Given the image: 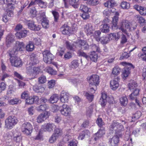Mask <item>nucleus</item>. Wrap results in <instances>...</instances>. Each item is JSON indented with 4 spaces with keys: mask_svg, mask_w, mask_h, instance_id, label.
<instances>
[{
    "mask_svg": "<svg viewBox=\"0 0 146 146\" xmlns=\"http://www.w3.org/2000/svg\"><path fill=\"white\" fill-rule=\"evenodd\" d=\"M95 29L92 25L91 23H87L84 27V31L88 36L92 35Z\"/></svg>",
    "mask_w": 146,
    "mask_h": 146,
    "instance_id": "obj_11",
    "label": "nucleus"
},
{
    "mask_svg": "<svg viewBox=\"0 0 146 146\" xmlns=\"http://www.w3.org/2000/svg\"><path fill=\"white\" fill-rule=\"evenodd\" d=\"M48 108L46 104H42L36 107V110L38 111L41 112L45 111Z\"/></svg>",
    "mask_w": 146,
    "mask_h": 146,
    "instance_id": "obj_32",
    "label": "nucleus"
},
{
    "mask_svg": "<svg viewBox=\"0 0 146 146\" xmlns=\"http://www.w3.org/2000/svg\"><path fill=\"white\" fill-rule=\"evenodd\" d=\"M34 46L32 42L30 41L26 46V50L28 51H32L34 49Z\"/></svg>",
    "mask_w": 146,
    "mask_h": 146,
    "instance_id": "obj_45",
    "label": "nucleus"
},
{
    "mask_svg": "<svg viewBox=\"0 0 146 146\" xmlns=\"http://www.w3.org/2000/svg\"><path fill=\"white\" fill-rule=\"evenodd\" d=\"M29 96V94L27 91H25L23 92L21 94V98L23 99H26Z\"/></svg>",
    "mask_w": 146,
    "mask_h": 146,
    "instance_id": "obj_56",
    "label": "nucleus"
},
{
    "mask_svg": "<svg viewBox=\"0 0 146 146\" xmlns=\"http://www.w3.org/2000/svg\"><path fill=\"white\" fill-rule=\"evenodd\" d=\"M62 130L60 129L56 128L55 129L54 133L49 139V141L52 143L55 141L62 134Z\"/></svg>",
    "mask_w": 146,
    "mask_h": 146,
    "instance_id": "obj_6",
    "label": "nucleus"
},
{
    "mask_svg": "<svg viewBox=\"0 0 146 146\" xmlns=\"http://www.w3.org/2000/svg\"><path fill=\"white\" fill-rule=\"evenodd\" d=\"M110 40L109 36L108 35V36H104L101 37L100 41L102 44H106L108 43Z\"/></svg>",
    "mask_w": 146,
    "mask_h": 146,
    "instance_id": "obj_39",
    "label": "nucleus"
},
{
    "mask_svg": "<svg viewBox=\"0 0 146 146\" xmlns=\"http://www.w3.org/2000/svg\"><path fill=\"white\" fill-rule=\"evenodd\" d=\"M56 127L55 125L53 123H48L44 125V130L45 131L50 132Z\"/></svg>",
    "mask_w": 146,
    "mask_h": 146,
    "instance_id": "obj_23",
    "label": "nucleus"
},
{
    "mask_svg": "<svg viewBox=\"0 0 146 146\" xmlns=\"http://www.w3.org/2000/svg\"><path fill=\"white\" fill-rule=\"evenodd\" d=\"M119 139L117 136H113L109 139V143L110 146H116L119 143Z\"/></svg>",
    "mask_w": 146,
    "mask_h": 146,
    "instance_id": "obj_20",
    "label": "nucleus"
},
{
    "mask_svg": "<svg viewBox=\"0 0 146 146\" xmlns=\"http://www.w3.org/2000/svg\"><path fill=\"white\" fill-rule=\"evenodd\" d=\"M85 96H86L87 98L90 101H92L93 98L94 96L92 94H90L88 93H86Z\"/></svg>",
    "mask_w": 146,
    "mask_h": 146,
    "instance_id": "obj_63",
    "label": "nucleus"
},
{
    "mask_svg": "<svg viewBox=\"0 0 146 146\" xmlns=\"http://www.w3.org/2000/svg\"><path fill=\"white\" fill-rule=\"evenodd\" d=\"M47 80L46 76L42 75L38 78V81L40 84H43L46 82Z\"/></svg>",
    "mask_w": 146,
    "mask_h": 146,
    "instance_id": "obj_44",
    "label": "nucleus"
},
{
    "mask_svg": "<svg viewBox=\"0 0 146 146\" xmlns=\"http://www.w3.org/2000/svg\"><path fill=\"white\" fill-rule=\"evenodd\" d=\"M27 31L26 30L21 31L20 32H17L16 33V36L19 38H21L26 36Z\"/></svg>",
    "mask_w": 146,
    "mask_h": 146,
    "instance_id": "obj_30",
    "label": "nucleus"
},
{
    "mask_svg": "<svg viewBox=\"0 0 146 146\" xmlns=\"http://www.w3.org/2000/svg\"><path fill=\"white\" fill-rule=\"evenodd\" d=\"M120 102L122 106H126L128 103V100L126 97L123 96L120 99Z\"/></svg>",
    "mask_w": 146,
    "mask_h": 146,
    "instance_id": "obj_43",
    "label": "nucleus"
},
{
    "mask_svg": "<svg viewBox=\"0 0 146 146\" xmlns=\"http://www.w3.org/2000/svg\"><path fill=\"white\" fill-rule=\"evenodd\" d=\"M119 80V78L117 77L116 78H115L110 81V87L112 90H115L118 88L119 86L118 81Z\"/></svg>",
    "mask_w": 146,
    "mask_h": 146,
    "instance_id": "obj_15",
    "label": "nucleus"
},
{
    "mask_svg": "<svg viewBox=\"0 0 146 146\" xmlns=\"http://www.w3.org/2000/svg\"><path fill=\"white\" fill-rule=\"evenodd\" d=\"M62 34L64 35H69L71 32V28L67 24H64L60 28Z\"/></svg>",
    "mask_w": 146,
    "mask_h": 146,
    "instance_id": "obj_16",
    "label": "nucleus"
},
{
    "mask_svg": "<svg viewBox=\"0 0 146 146\" xmlns=\"http://www.w3.org/2000/svg\"><path fill=\"white\" fill-rule=\"evenodd\" d=\"M116 5V3L115 1H110L108 0L105 3H104V5L106 7H107L108 8L112 9L110 10V11L111 12H113L115 9L113 7Z\"/></svg>",
    "mask_w": 146,
    "mask_h": 146,
    "instance_id": "obj_18",
    "label": "nucleus"
},
{
    "mask_svg": "<svg viewBox=\"0 0 146 146\" xmlns=\"http://www.w3.org/2000/svg\"><path fill=\"white\" fill-rule=\"evenodd\" d=\"M43 60L46 63L50 64L54 58V56L48 50H45L42 52Z\"/></svg>",
    "mask_w": 146,
    "mask_h": 146,
    "instance_id": "obj_4",
    "label": "nucleus"
},
{
    "mask_svg": "<svg viewBox=\"0 0 146 146\" xmlns=\"http://www.w3.org/2000/svg\"><path fill=\"white\" fill-rule=\"evenodd\" d=\"M132 28H133V29H135L129 21L123 20L121 23L119 29L121 30L122 32L126 33L127 31H131Z\"/></svg>",
    "mask_w": 146,
    "mask_h": 146,
    "instance_id": "obj_2",
    "label": "nucleus"
},
{
    "mask_svg": "<svg viewBox=\"0 0 146 146\" xmlns=\"http://www.w3.org/2000/svg\"><path fill=\"white\" fill-rule=\"evenodd\" d=\"M68 94L66 92L62 93L60 96V100L63 103L67 102L68 99Z\"/></svg>",
    "mask_w": 146,
    "mask_h": 146,
    "instance_id": "obj_26",
    "label": "nucleus"
},
{
    "mask_svg": "<svg viewBox=\"0 0 146 146\" xmlns=\"http://www.w3.org/2000/svg\"><path fill=\"white\" fill-rule=\"evenodd\" d=\"M46 71L51 75H55L56 73V71L54 70L52 68L50 67H48L47 68Z\"/></svg>",
    "mask_w": 146,
    "mask_h": 146,
    "instance_id": "obj_62",
    "label": "nucleus"
},
{
    "mask_svg": "<svg viewBox=\"0 0 146 146\" xmlns=\"http://www.w3.org/2000/svg\"><path fill=\"white\" fill-rule=\"evenodd\" d=\"M79 49L83 48L84 50L88 49L89 46L87 43L84 40H80L78 42V48Z\"/></svg>",
    "mask_w": 146,
    "mask_h": 146,
    "instance_id": "obj_21",
    "label": "nucleus"
},
{
    "mask_svg": "<svg viewBox=\"0 0 146 146\" xmlns=\"http://www.w3.org/2000/svg\"><path fill=\"white\" fill-rule=\"evenodd\" d=\"M18 52L17 49L14 47L13 49H10L8 51V53L10 58H13L15 56H17L16 55L18 54Z\"/></svg>",
    "mask_w": 146,
    "mask_h": 146,
    "instance_id": "obj_29",
    "label": "nucleus"
},
{
    "mask_svg": "<svg viewBox=\"0 0 146 146\" xmlns=\"http://www.w3.org/2000/svg\"><path fill=\"white\" fill-rule=\"evenodd\" d=\"M89 132V131L87 130H85L83 131L78 136V139L81 140H82L86 135H88Z\"/></svg>",
    "mask_w": 146,
    "mask_h": 146,
    "instance_id": "obj_42",
    "label": "nucleus"
},
{
    "mask_svg": "<svg viewBox=\"0 0 146 146\" xmlns=\"http://www.w3.org/2000/svg\"><path fill=\"white\" fill-rule=\"evenodd\" d=\"M123 126L116 121H113L110 126V130L116 133L120 131L123 129Z\"/></svg>",
    "mask_w": 146,
    "mask_h": 146,
    "instance_id": "obj_7",
    "label": "nucleus"
},
{
    "mask_svg": "<svg viewBox=\"0 0 146 146\" xmlns=\"http://www.w3.org/2000/svg\"><path fill=\"white\" fill-rule=\"evenodd\" d=\"M78 60H73L71 63V66L72 68H76L79 66V63Z\"/></svg>",
    "mask_w": 146,
    "mask_h": 146,
    "instance_id": "obj_53",
    "label": "nucleus"
},
{
    "mask_svg": "<svg viewBox=\"0 0 146 146\" xmlns=\"http://www.w3.org/2000/svg\"><path fill=\"white\" fill-rule=\"evenodd\" d=\"M55 84V81L53 80H51L48 82V86L49 88H52L54 86Z\"/></svg>",
    "mask_w": 146,
    "mask_h": 146,
    "instance_id": "obj_59",
    "label": "nucleus"
},
{
    "mask_svg": "<svg viewBox=\"0 0 146 146\" xmlns=\"http://www.w3.org/2000/svg\"><path fill=\"white\" fill-rule=\"evenodd\" d=\"M49 113L47 111H45L44 113L39 115L37 118V121L38 123H40L44 121L48 118Z\"/></svg>",
    "mask_w": 146,
    "mask_h": 146,
    "instance_id": "obj_14",
    "label": "nucleus"
},
{
    "mask_svg": "<svg viewBox=\"0 0 146 146\" xmlns=\"http://www.w3.org/2000/svg\"><path fill=\"white\" fill-rule=\"evenodd\" d=\"M33 43L34 44L39 45L41 44V41L40 39L38 37L34 38L33 40Z\"/></svg>",
    "mask_w": 146,
    "mask_h": 146,
    "instance_id": "obj_61",
    "label": "nucleus"
},
{
    "mask_svg": "<svg viewBox=\"0 0 146 146\" xmlns=\"http://www.w3.org/2000/svg\"><path fill=\"white\" fill-rule=\"evenodd\" d=\"M123 63H124L125 65L123 70V75L124 77H126L128 76L130 74V70L131 68L133 69L134 68V67L130 63H126V62H124Z\"/></svg>",
    "mask_w": 146,
    "mask_h": 146,
    "instance_id": "obj_8",
    "label": "nucleus"
},
{
    "mask_svg": "<svg viewBox=\"0 0 146 146\" xmlns=\"http://www.w3.org/2000/svg\"><path fill=\"white\" fill-rule=\"evenodd\" d=\"M33 127L29 123H25L21 126V131L23 133L27 136H30L32 132Z\"/></svg>",
    "mask_w": 146,
    "mask_h": 146,
    "instance_id": "obj_5",
    "label": "nucleus"
},
{
    "mask_svg": "<svg viewBox=\"0 0 146 146\" xmlns=\"http://www.w3.org/2000/svg\"><path fill=\"white\" fill-rule=\"evenodd\" d=\"M34 64L30 62L29 64H27L26 66V72L30 76H31L32 73V65Z\"/></svg>",
    "mask_w": 146,
    "mask_h": 146,
    "instance_id": "obj_37",
    "label": "nucleus"
},
{
    "mask_svg": "<svg viewBox=\"0 0 146 146\" xmlns=\"http://www.w3.org/2000/svg\"><path fill=\"white\" fill-rule=\"evenodd\" d=\"M107 96L105 94H102L100 99L99 103L102 106H104L107 102Z\"/></svg>",
    "mask_w": 146,
    "mask_h": 146,
    "instance_id": "obj_25",
    "label": "nucleus"
},
{
    "mask_svg": "<svg viewBox=\"0 0 146 146\" xmlns=\"http://www.w3.org/2000/svg\"><path fill=\"white\" fill-rule=\"evenodd\" d=\"M21 100L17 98H14L8 101L9 103L11 105L16 104L18 103H21Z\"/></svg>",
    "mask_w": 146,
    "mask_h": 146,
    "instance_id": "obj_47",
    "label": "nucleus"
},
{
    "mask_svg": "<svg viewBox=\"0 0 146 146\" xmlns=\"http://www.w3.org/2000/svg\"><path fill=\"white\" fill-rule=\"evenodd\" d=\"M105 130L104 128H102L99 130L98 132L96 133V137H95L94 139L95 141H96L100 137H101L105 134Z\"/></svg>",
    "mask_w": 146,
    "mask_h": 146,
    "instance_id": "obj_28",
    "label": "nucleus"
},
{
    "mask_svg": "<svg viewBox=\"0 0 146 146\" xmlns=\"http://www.w3.org/2000/svg\"><path fill=\"white\" fill-rule=\"evenodd\" d=\"M137 83L133 80H131L130 81L128 84L129 89L131 90H133L137 86Z\"/></svg>",
    "mask_w": 146,
    "mask_h": 146,
    "instance_id": "obj_35",
    "label": "nucleus"
},
{
    "mask_svg": "<svg viewBox=\"0 0 146 146\" xmlns=\"http://www.w3.org/2000/svg\"><path fill=\"white\" fill-rule=\"evenodd\" d=\"M119 13L116 12L115 13V16L112 19V23L111 28L113 30L116 29L117 28V23L118 21Z\"/></svg>",
    "mask_w": 146,
    "mask_h": 146,
    "instance_id": "obj_17",
    "label": "nucleus"
},
{
    "mask_svg": "<svg viewBox=\"0 0 146 146\" xmlns=\"http://www.w3.org/2000/svg\"><path fill=\"white\" fill-rule=\"evenodd\" d=\"M71 109L69 106L66 104L62 106V109L60 110L61 114L65 116L70 115Z\"/></svg>",
    "mask_w": 146,
    "mask_h": 146,
    "instance_id": "obj_10",
    "label": "nucleus"
},
{
    "mask_svg": "<svg viewBox=\"0 0 146 146\" xmlns=\"http://www.w3.org/2000/svg\"><path fill=\"white\" fill-rule=\"evenodd\" d=\"M134 8L139 11L140 14L142 15H146V8L137 5L134 6Z\"/></svg>",
    "mask_w": 146,
    "mask_h": 146,
    "instance_id": "obj_22",
    "label": "nucleus"
},
{
    "mask_svg": "<svg viewBox=\"0 0 146 146\" xmlns=\"http://www.w3.org/2000/svg\"><path fill=\"white\" fill-rule=\"evenodd\" d=\"M138 56L139 58L142 59L143 61H146V52L140 53L138 54Z\"/></svg>",
    "mask_w": 146,
    "mask_h": 146,
    "instance_id": "obj_54",
    "label": "nucleus"
},
{
    "mask_svg": "<svg viewBox=\"0 0 146 146\" xmlns=\"http://www.w3.org/2000/svg\"><path fill=\"white\" fill-rule=\"evenodd\" d=\"M12 66L15 67H21L22 65L21 60L17 56L10 58Z\"/></svg>",
    "mask_w": 146,
    "mask_h": 146,
    "instance_id": "obj_12",
    "label": "nucleus"
},
{
    "mask_svg": "<svg viewBox=\"0 0 146 146\" xmlns=\"http://www.w3.org/2000/svg\"><path fill=\"white\" fill-rule=\"evenodd\" d=\"M101 34V31L100 30L95 31L93 35L94 37L97 41H99L100 40V36Z\"/></svg>",
    "mask_w": 146,
    "mask_h": 146,
    "instance_id": "obj_48",
    "label": "nucleus"
},
{
    "mask_svg": "<svg viewBox=\"0 0 146 146\" xmlns=\"http://www.w3.org/2000/svg\"><path fill=\"white\" fill-rule=\"evenodd\" d=\"M32 97L29 96L26 99V103L28 104H33L34 103Z\"/></svg>",
    "mask_w": 146,
    "mask_h": 146,
    "instance_id": "obj_64",
    "label": "nucleus"
},
{
    "mask_svg": "<svg viewBox=\"0 0 146 146\" xmlns=\"http://www.w3.org/2000/svg\"><path fill=\"white\" fill-rule=\"evenodd\" d=\"M25 45L24 43L22 42L17 41L16 42V46L14 47L19 51H22L25 49Z\"/></svg>",
    "mask_w": 146,
    "mask_h": 146,
    "instance_id": "obj_24",
    "label": "nucleus"
},
{
    "mask_svg": "<svg viewBox=\"0 0 146 146\" xmlns=\"http://www.w3.org/2000/svg\"><path fill=\"white\" fill-rule=\"evenodd\" d=\"M136 18L138 23L141 25H144L145 23V20L142 17L140 16H137Z\"/></svg>",
    "mask_w": 146,
    "mask_h": 146,
    "instance_id": "obj_49",
    "label": "nucleus"
},
{
    "mask_svg": "<svg viewBox=\"0 0 146 146\" xmlns=\"http://www.w3.org/2000/svg\"><path fill=\"white\" fill-rule=\"evenodd\" d=\"M58 100V96L57 94H54L50 97L49 101L51 103H56Z\"/></svg>",
    "mask_w": 146,
    "mask_h": 146,
    "instance_id": "obj_34",
    "label": "nucleus"
},
{
    "mask_svg": "<svg viewBox=\"0 0 146 146\" xmlns=\"http://www.w3.org/2000/svg\"><path fill=\"white\" fill-rule=\"evenodd\" d=\"M80 9L83 13H87L89 11L90 9L85 5H81Z\"/></svg>",
    "mask_w": 146,
    "mask_h": 146,
    "instance_id": "obj_60",
    "label": "nucleus"
},
{
    "mask_svg": "<svg viewBox=\"0 0 146 146\" xmlns=\"http://www.w3.org/2000/svg\"><path fill=\"white\" fill-rule=\"evenodd\" d=\"M89 57L91 60L94 62L97 61V60L98 58V55L96 53V52H91Z\"/></svg>",
    "mask_w": 146,
    "mask_h": 146,
    "instance_id": "obj_38",
    "label": "nucleus"
},
{
    "mask_svg": "<svg viewBox=\"0 0 146 146\" xmlns=\"http://www.w3.org/2000/svg\"><path fill=\"white\" fill-rule=\"evenodd\" d=\"M33 89L34 91L37 93H42L44 90V88L41 86L35 85L33 86Z\"/></svg>",
    "mask_w": 146,
    "mask_h": 146,
    "instance_id": "obj_31",
    "label": "nucleus"
},
{
    "mask_svg": "<svg viewBox=\"0 0 146 146\" xmlns=\"http://www.w3.org/2000/svg\"><path fill=\"white\" fill-rule=\"evenodd\" d=\"M18 122L16 118L14 116H9L5 121V125L8 129H11Z\"/></svg>",
    "mask_w": 146,
    "mask_h": 146,
    "instance_id": "obj_3",
    "label": "nucleus"
},
{
    "mask_svg": "<svg viewBox=\"0 0 146 146\" xmlns=\"http://www.w3.org/2000/svg\"><path fill=\"white\" fill-rule=\"evenodd\" d=\"M77 54L79 56H82L86 59H88L89 57V56L86 53L80 50L78 51Z\"/></svg>",
    "mask_w": 146,
    "mask_h": 146,
    "instance_id": "obj_50",
    "label": "nucleus"
},
{
    "mask_svg": "<svg viewBox=\"0 0 146 146\" xmlns=\"http://www.w3.org/2000/svg\"><path fill=\"white\" fill-rule=\"evenodd\" d=\"M89 83L90 86H92L96 87L99 83V76L96 75H93L90 76Z\"/></svg>",
    "mask_w": 146,
    "mask_h": 146,
    "instance_id": "obj_9",
    "label": "nucleus"
},
{
    "mask_svg": "<svg viewBox=\"0 0 146 146\" xmlns=\"http://www.w3.org/2000/svg\"><path fill=\"white\" fill-rule=\"evenodd\" d=\"M41 21V24L43 27L44 28H47L49 27V21L47 19L40 20Z\"/></svg>",
    "mask_w": 146,
    "mask_h": 146,
    "instance_id": "obj_41",
    "label": "nucleus"
},
{
    "mask_svg": "<svg viewBox=\"0 0 146 146\" xmlns=\"http://www.w3.org/2000/svg\"><path fill=\"white\" fill-rule=\"evenodd\" d=\"M39 72V69L38 68L34 67L32 70V73L31 76H33L32 78H35V76Z\"/></svg>",
    "mask_w": 146,
    "mask_h": 146,
    "instance_id": "obj_52",
    "label": "nucleus"
},
{
    "mask_svg": "<svg viewBox=\"0 0 146 146\" xmlns=\"http://www.w3.org/2000/svg\"><path fill=\"white\" fill-rule=\"evenodd\" d=\"M79 0H69V4L74 8H77L78 5Z\"/></svg>",
    "mask_w": 146,
    "mask_h": 146,
    "instance_id": "obj_46",
    "label": "nucleus"
},
{
    "mask_svg": "<svg viewBox=\"0 0 146 146\" xmlns=\"http://www.w3.org/2000/svg\"><path fill=\"white\" fill-rule=\"evenodd\" d=\"M65 44L66 48L70 50L74 51L76 48H78V42H74L72 44L66 41Z\"/></svg>",
    "mask_w": 146,
    "mask_h": 146,
    "instance_id": "obj_19",
    "label": "nucleus"
},
{
    "mask_svg": "<svg viewBox=\"0 0 146 146\" xmlns=\"http://www.w3.org/2000/svg\"><path fill=\"white\" fill-rule=\"evenodd\" d=\"M109 36L110 39L116 41L120 37V36L119 35V33H111L110 34Z\"/></svg>",
    "mask_w": 146,
    "mask_h": 146,
    "instance_id": "obj_40",
    "label": "nucleus"
},
{
    "mask_svg": "<svg viewBox=\"0 0 146 146\" xmlns=\"http://www.w3.org/2000/svg\"><path fill=\"white\" fill-rule=\"evenodd\" d=\"M26 24L28 27V28L31 30L36 31H39L40 29V28L39 25H36L35 24L34 22L32 21L29 20L27 21L26 22Z\"/></svg>",
    "mask_w": 146,
    "mask_h": 146,
    "instance_id": "obj_13",
    "label": "nucleus"
},
{
    "mask_svg": "<svg viewBox=\"0 0 146 146\" xmlns=\"http://www.w3.org/2000/svg\"><path fill=\"white\" fill-rule=\"evenodd\" d=\"M100 31L104 33H106L109 31V27L108 24H103L100 27Z\"/></svg>",
    "mask_w": 146,
    "mask_h": 146,
    "instance_id": "obj_27",
    "label": "nucleus"
},
{
    "mask_svg": "<svg viewBox=\"0 0 146 146\" xmlns=\"http://www.w3.org/2000/svg\"><path fill=\"white\" fill-rule=\"evenodd\" d=\"M141 113L140 111H137L133 116L132 118L133 119H139L141 116Z\"/></svg>",
    "mask_w": 146,
    "mask_h": 146,
    "instance_id": "obj_57",
    "label": "nucleus"
},
{
    "mask_svg": "<svg viewBox=\"0 0 146 146\" xmlns=\"http://www.w3.org/2000/svg\"><path fill=\"white\" fill-rule=\"evenodd\" d=\"M30 60L31 63L34 64H36L38 62L36 55L34 53H32L30 55Z\"/></svg>",
    "mask_w": 146,
    "mask_h": 146,
    "instance_id": "obj_33",
    "label": "nucleus"
},
{
    "mask_svg": "<svg viewBox=\"0 0 146 146\" xmlns=\"http://www.w3.org/2000/svg\"><path fill=\"white\" fill-rule=\"evenodd\" d=\"M121 6L123 9H128L129 8L130 4L126 1H123L121 3Z\"/></svg>",
    "mask_w": 146,
    "mask_h": 146,
    "instance_id": "obj_58",
    "label": "nucleus"
},
{
    "mask_svg": "<svg viewBox=\"0 0 146 146\" xmlns=\"http://www.w3.org/2000/svg\"><path fill=\"white\" fill-rule=\"evenodd\" d=\"M87 4L91 5H96L99 3L98 0H89L86 2Z\"/></svg>",
    "mask_w": 146,
    "mask_h": 146,
    "instance_id": "obj_55",
    "label": "nucleus"
},
{
    "mask_svg": "<svg viewBox=\"0 0 146 146\" xmlns=\"http://www.w3.org/2000/svg\"><path fill=\"white\" fill-rule=\"evenodd\" d=\"M17 2L16 0H0V4L2 5L6 4L9 7V9L7 11L6 15L9 17L13 16V10Z\"/></svg>",
    "mask_w": 146,
    "mask_h": 146,
    "instance_id": "obj_1",
    "label": "nucleus"
},
{
    "mask_svg": "<svg viewBox=\"0 0 146 146\" xmlns=\"http://www.w3.org/2000/svg\"><path fill=\"white\" fill-rule=\"evenodd\" d=\"M121 71L120 68L118 66L115 67L113 69L112 73L115 75H117L120 73Z\"/></svg>",
    "mask_w": 146,
    "mask_h": 146,
    "instance_id": "obj_51",
    "label": "nucleus"
},
{
    "mask_svg": "<svg viewBox=\"0 0 146 146\" xmlns=\"http://www.w3.org/2000/svg\"><path fill=\"white\" fill-rule=\"evenodd\" d=\"M14 36L12 34H9L6 37V43L7 44H9L14 41Z\"/></svg>",
    "mask_w": 146,
    "mask_h": 146,
    "instance_id": "obj_36",
    "label": "nucleus"
}]
</instances>
